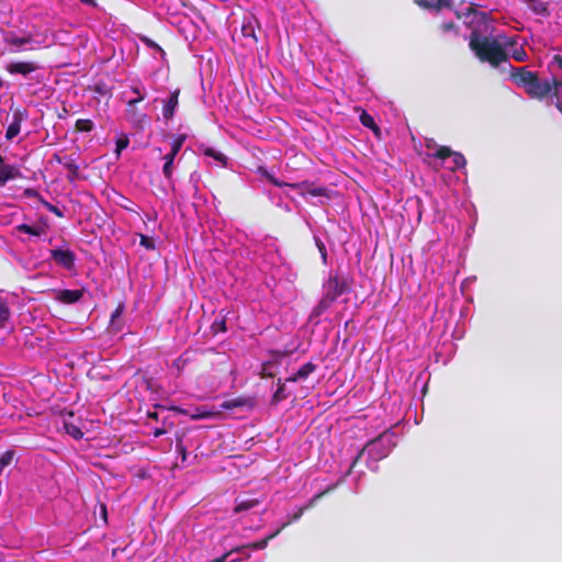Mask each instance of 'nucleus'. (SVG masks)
Here are the masks:
<instances>
[{
  "label": "nucleus",
  "mask_w": 562,
  "mask_h": 562,
  "mask_svg": "<svg viewBox=\"0 0 562 562\" xmlns=\"http://www.w3.org/2000/svg\"><path fill=\"white\" fill-rule=\"evenodd\" d=\"M465 19L472 30L470 47L482 61H488L495 67L506 61L505 46L513 47L512 55L516 60L524 61L526 59V52L522 47H517L515 42L510 43L507 37L501 35L491 37L494 26L488 13L471 7Z\"/></svg>",
  "instance_id": "1"
},
{
  "label": "nucleus",
  "mask_w": 562,
  "mask_h": 562,
  "mask_svg": "<svg viewBox=\"0 0 562 562\" xmlns=\"http://www.w3.org/2000/svg\"><path fill=\"white\" fill-rule=\"evenodd\" d=\"M513 78L532 98L542 99L553 89L557 106L562 112V77L554 78L553 83H551L549 79L539 78L531 71L520 68L513 75Z\"/></svg>",
  "instance_id": "2"
},
{
  "label": "nucleus",
  "mask_w": 562,
  "mask_h": 562,
  "mask_svg": "<svg viewBox=\"0 0 562 562\" xmlns=\"http://www.w3.org/2000/svg\"><path fill=\"white\" fill-rule=\"evenodd\" d=\"M396 446L395 436L392 432H384L376 439L370 441L366 448L359 452L357 458L353 460L351 468L356 464L357 460L367 453L368 457L374 461L385 458L391 450Z\"/></svg>",
  "instance_id": "3"
},
{
  "label": "nucleus",
  "mask_w": 562,
  "mask_h": 562,
  "mask_svg": "<svg viewBox=\"0 0 562 562\" xmlns=\"http://www.w3.org/2000/svg\"><path fill=\"white\" fill-rule=\"evenodd\" d=\"M345 283L340 281L336 276L329 277L324 283V294L319 303L315 306L313 314L319 316L323 314L333 302L344 293Z\"/></svg>",
  "instance_id": "4"
},
{
  "label": "nucleus",
  "mask_w": 562,
  "mask_h": 562,
  "mask_svg": "<svg viewBox=\"0 0 562 562\" xmlns=\"http://www.w3.org/2000/svg\"><path fill=\"white\" fill-rule=\"evenodd\" d=\"M429 156L441 159L443 164L447 161V168L451 170L460 169L465 166V158L460 153H453L448 147H438L435 153Z\"/></svg>",
  "instance_id": "5"
},
{
  "label": "nucleus",
  "mask_w": 562,
  "mask_h": 562,
  "mask_svg": "<svg viewBox=\"0 0 562 562\" xmlns=\"http://www.w3.org/2000/svg\"><path fill=\"white\" fill-rule=\"evenodd\" d=\"M292 188L296 189L299 193L306 200L308 196L325 200L330 199L329 190L324 187H314L312 183L301 182L292 184ZM319 203H324V201L319 200Z\"/></svg>",
  "instance_id": "6"
},
{
  "label": "nucleus",
  "mask_w": 562,
  "mask_h": 562,
  "mask_svg": "<svg viewBox=\"0 0 562 562\" xmlns=\"http://www.w3.org/2000/svg\"><path fill=\"white\" fill-rule=\"evenodd\" d=\"M85 294L83 289L68 290V289H53L49 295L55 301L61 304H74L82 299Z\"/></svg>",
  "instance_id": "7"
},
{
  "label": "nucleus",
  "mask_w": 562,
  "mask_h": 562,
  "mask_svg": "<svg viewBox=\"0 0 562 562\" xmlns=\"http://www.w3.org/2000/svg\"><path fill=\"white\" fill-rule=\"evenodd\" d=\"M289 522L290 521L284 522L281 526V528L277 529L273 533H271L267 538H265V539H262L260 541H257V542H252V543H250V544H248L246 547H241V548H238L236 550H233V551L224 554L223 557L214 560L213 562H235L237 560L236 558L229 559L234 552H241V551H244L245 549H248V548H250L252 550H262V549H265L268 546L269 540L274 538L280 532V530L282 528H284Z\"/></svg>",
  "instance_id": "8"
},
{
  "label": "nucleus",
  "mask_w": 562,
  "mask_h": 562,
  "mask_svg": "<svg viewBox=\"0 0 562 562\" xmlns=\"http://www.w3.org/2000/svg\"><path fill=\"white\" fill-rule=\"evenodd\" d=\"M52 259L63 268L71 270L75 266V254L69 249H52Z\"/></svg>",
  "instance_id": "9"
},
{
  "label": "nucleus",
  "mask_w": 562,
  "mask_h": 562,
  "mask_svg": "<svg viewBox=\"0 0 562 562\" xmlns=\"http://www.w3.org/2000/svg\"><path fill=\"white\" fill-rule=\"evenodd\" d=\"M5 69L10 74H20L26 76L38 69V66L33 61H13L8 64Z\"/></svg>",
  "instance_id": "10"
},
{
  "label": "nucleus",
  "mask_w": 562,
  "mask_h": 562,
  "mask_svg": "<svg viewBox=\"0 0 562 562\" xmlns=\"http://www.w3.org/2000/svg\"><path fill=\"white\" fill-rule=\"evenodd\" d=\"M25 117V114L22 111H15L12 115V122L9 124L7 132H5V138L8 140H12L15 136L19 135L21 131V123L23 119Z\"/></svg>",
  "instance_id": "11"
},
{
  "label": "nucleus",
  "mask_w": 562,
  "mask_h": 562,
  "mask_svg": "<svg viewBox=\"0 0 562 562\" xmlns=\"http://www.w3.org/2000/svg\"><path fill=\"white\" fill-rule=\"evenodd\" d=\"M178 95H179V91H175L170 94V97L166 101L164 109H162V115L166 120H171L173 117L176 109L178 106Z\"/></svg>",
  "instance_id": "12"
},
{
  "label": "nucleus",
  "mask_w": 562,
  "mask_h": 562,
  "mask_svg": "<svg viewBox=\"0 0 562 562\" xmlns=\"http://www.w3.org/2000/svg\"><path fill=\"white\" fill-rule=\"evenodd\" d=\"M176 156L166 154L162 159L165 160V164L162 166V175L168 180L169 183H172L173 172L176 169Z\"/></svg>",
  "instance_id": "13"
},
{
  "label": "nucleus",
  "mask_w": 562,
  "mask_h": 562,
  "mask_svg": "<svg viewBox=\"0 0 562 562\" xmlns=\"http://www.w3.org/2000/svg\"><path fill=\"white\" fill-rule=\"evenodd\" d=\"M19 175L15 167L4 165L0 158V184H4L8 180L14 179Z\"/></svg>",
  "instance_id": "14"
},
{
  "label": "nucleus",
  "mask_w": 562,
  "mask_h": 562,
  "mask_svg": "<svg viewBox=\"0 0 562 562\" xmlns=\"http://www.w3.org/2000/svg\"><path fill=\"white\" fill-rule=\"evenodd\" d=\"M221 414V411L215 409L214 407L209 408L206 406H199L195 408L194 413L191 415L192 419H206L214 417Z\"/></svg>",
  "instance_id": "15"
},
{
  "label": "nucleus",
  "mask_w": 562,
  "mask_h": 562,
  "mask_svg": "<svg viewBox=\"0 0 562 562\" xmlns=\"http://www.w3.org/2000/svg\"><path fill=\"white\" fill-rule=\"evenodd\" d=\"M11 318V308L8 300L0 296V329L4 328Z\"/></svg>",
  "instance_id": "16"
},
{
  "label": "nucleus",
  "mask_w": 562,
  "mask_h": 562,
  "mask_svg": "<svg viewBox=\"0 0 562 562\" xmlns=\"http://www.w3.org/2000/svg\"><path fill=\"white\" fill-rule=\"evenodd\" d=\"M360 122L363 126L372 130L374 132L375 135H379L380 133V128L379 126L375 124L374 122V119L372 115H370L369 113H367L366 111H362V113L360 114Z\"/></svg>",
  "instance_id": "17"
},
{
  "label": "nucleus",
  "mask_w": 562,
  "mask_h": 562,
  "mask_svg": "<svg viewBox=\"0 0 562 562\" xmlns=\"http://www.w3.org/2000/svg\"><path fill=\"white\" fill-rule=\"evenodd\" d=\"M186 135L184 134H180V135H177L172 138L171 143H170V150L168 154L170 155H173V156H178L180 149L182 148L184 142H186Z\"/></svg>",
  "instance_id": "18"
},
{
  "label": "nucleus",
  "mask_w": 562,
  "mask_h": 562,
  "mask_svg": "<svg viewBox=\"0 0 562 562\" xmlns=\"http://www.w3.org/2000/svg\"><path fill=\"white\" fill-rule=\"evenodd\" d=\"M258 504H259V501L255 499V498L241 499L237 503V505L235 507V512L239 513V512L248 510V509L256 507Z\"/></svg>",
  "instance_id": "19"
},
{
  "label": "nucleus",
  "mask_w": 562,
  "mask_h": 562,
  "mask_svg": "<svg viewBox=\"0 0 562 562\" xmlns=\"http://www.w3.org/2000/svg\"><path fill=\"white\" fill-rule=\"evenodd\" d=\"M203 154L207 157L213 158L215 161H217L220 165L225 166L226 165V157L224 154L213 149V148H205Z\"/></svg>",
  "instance_id": "20"
},
{
  "label": "nucleus",
  "mask_w": 562,
  "mask_h": 562,
  "mask_svg": "<svg viewBox=\"0 0 562 562\" xmlns=\"http://www.w3.org/2000/svg\"><path fill=\"white\" fill-rule=\"evenodd\" d=\"M315 367L311 363H307L303 366L295 374L294 378H292V381L303 380L308 376L314 371Z\"/></svg>",
  "instance_id": "21"
},
{
  "label": "nucleus",
  "mask_w": 562,
  "mask_h": 562,
  "mask_svg": "<svg viewBox=\"0 0 562 562\" xmlns=\"http://www.w3.org/2000/svg\"><path fill=\"white\" fill-rule=\"evenodd\" d=\"M16 229L21 233H25V234H30V235H33V236H41V234L43 233V229L40 228V227H33V226H30L27 224H21L16 227Z\"/></svg>",
  "instance_id": "22"
},
{
  "label": "nucleus",
  "mask_w": 562,
  "mask_h": 562,
  "mask_svg": "<svg viewBox=\"0 0 562 562\" xmlns=\"http://www.w3.org/2000/svg\"><path fill=\"white\" fill-rule=\"evenodd\" d=\"M13 457H14V451H12V450H8L1 454V457H0V474L2 473L4 468H7L12 462Z\"/></svg>",
  "instance_id": "23"
},
{
  "label": "nucleus",
  "mask_w": 562,
  "mask_h": 562,
  "mask_svg": "<svg viewBox=\"0 0 562 562\" xmlns=\"http://www.w3.org/2000/svg\"><path fill=\"white\" fill-rule=\"evenodd\" d=\"M132 92L137 95V98L128 101V106H134L136 103L143 101L145 99V91L143 88L138 86L132 87Z\"/></svg>",
  "instance_id": "24"
},
{
  "label": "nucleus",
  "mask_w": 562,
  "mask_h": 562,
  "mask_svg": "<svg viewBox=\"0 0 562 562\" xmlns=\"http://www.w3.org/2000/svg\"><path fill=\"white\" fill-rule=\"evenodd\" d=\"M66 432L75 439H80L83 436L81 429L74 424H65Z\"/></svg>",
  "instance_id": "25"
},
{
  "label": "nucleus",
  "mask_w": 562,
  "mask_h": 562,
  "mask_svg": "<svg viewBox=\"0 0 562 562\" xmlns=\"http://www.w3.org/2000/svg\"><path fill=\"white\" fill-rule=\"evenodd\" d=\"M93 126L94 125L91 120L80 119L76 122V128L80 132H90Z\"/></svg>",
  "instance_id": "26"
},
{
  "label": "nucleus",
  "mask_w": 562,
  "mask_h": 562,
  "mask_svg": "<svg viewBox=\"0 0 562 562\" xmlns=\"http://www.w3.org/2000/svg\"><path fill=\"white\" fill-rule=\"evenodd\" d=\"M41 202L43 203V205L53 214H55L56 216L58 217H63L64 216V213L63 211L57 207L56 205H53L52 203L45 201L44 199H41Z\"/></svg>",
  "instance_id": "27"
},
{
  "label": "nucleus",
  "mask_w": 562,
  "mask_h": 562,
  "mask_svg": "<svg viewBox=\"0 0 562 562\" xmlns=\"http://www.w3.org/2000/svg\"><path fill=\"white\" fill-rule=\"evenodd\" d=\"M130 144V140L126 136L121 137L116 140V155L120 156L121 151L125 149Z\"/></svg>",
  "instance_id": "28"
},
{
  "label": "nucleus",
  "mask_w": 562,
  "mask_h": 562,
  "mask_svg": "<svg viewBox=\"0 0 562 562\" xmlns=\"http://www.w3.org/2000/svg\"><path fill=\"white\" fill-rule=\"evenodd\" d=\"M243 405V402L241 400H229V401H225L221 404V408L222 409H232L234 407H238Z\"/></svg>",
  "instance_id": "29"
},
{
  "label": "nucleus",
  "mask_w": 562,
  "mask_h": 562,
  "mask_svg": "<svg viewBox=\"0 0 562 562\" xmlns=\"http://www.w3.org/2000/svg\"><path fill=\"white\" fill-rule=\"evenodd\" d=\"M314 239H315L316 247L318 248V250H319V252L322 255L323 261L326 262L327 251H326L325 244L317 236H315Z\"/></svg>",
  "instance_id": "30"
},
{
  "label": "nucleus",
  "mask_w": 562,
  "mask_h": 562,
  "mask_svg": "<svg viewBox=\"0 0 562 562\" xmlns=\"http://www.w3.org/2000/svg\"><path fill=\"white\" fill-rule=\"evenodd\" d=\"M418 5L423 8H436L437 9V0H417Z\"/></svg>",
  "instance_id": "31"
},
{
  "label": "nucleus",
  "mask_w": 562,
  "mask_h": 562,
  "mask_svg": "<svg viewBox=\"0 0 562 562\" xmlns=\"http://www.w3.org/2000/svg\"><path fill=\"white\" fill-rule=\"evenodd\" d=\"M140 245L147 249H153L154 248V241L148 238L147 236H144L142 235L140 237Z\"/></svg>",
  "instance_id": "32"
},
{
  "label": "nucleus",
  "mask_w": 562,
  "mask_h": 562,
  "mask_svg": "<svg viewBox=\"0 0 562 562\" xmlns=\"http://www.w3.org/2000/svg\"><path fill=\"white\" fill-rule=\"evenodd\" d=\"M454 29H456V25L452 22H445L441 24V31L443 33L452 32V31H454Z\"/></svg>",
  "instance_id": "33"
},
{
  "label": "nucleus",
  "mask_w": 562,
  "mask_h": 562,
  "mask_svg": "<svg viewBox=\"0 0 562 562\" xmlns=\"http://www.w3.org/2000/svg\"><path fill=\"white\" fill-rule=\"evenodd\" d=\"M124 306L123 304H120L115 311L111 315V321L114 322L116 318H119L123 314Z\"/></svg>",
  "instance_id": "34"
},
{
  "label": "nucleus",
  "mask_w": 562,
  "mask_h": 562,
  "mask_svg": "<svg viewBox=\"0 0 562 562\" xmlns=\"http://www.w3.org/2000/svg\"><path fill=\"white\" fill-rule=\"evenodd\" d=\"M24 195L27 196V198H38L40 200L42 199L38 194V192L34 189H26L24 191Z\"/></svg>",
  "instance_id": "35"
},
{
  "label": "nucleus",
  "mask_w": 562,
  "mask_h": 562,
  "mask_svg": "<svg viewBox=\"0 0 562 562\" xmlns=\"http://www.w3.org/2000/svg\"><path fill=\"white\" fill-rule=\"evenodd\" d=\"M451 3V0H437V9L450 8Z\"/></svg>",
  "instance_id": "36"
},
{
  "label": "nucleus",
  "mask_w": 562,
  "mask_h": 562,
  "mask_svg": "<svg viewBox=\"0 0 562 562\" xmlns=\"http://www.w3.org/2000/svg\"><path fill=\"white\" fill-rule=\"evenodd\" d=\"M176 448H177V451L179 453H181L182 460L184 461L186 457H187V452H186V448L183 447L182 442H178Z\"/></svg>",
  "instance_id": "37"
},
{
  "label": "nucleus",
  "mask_w": 562,
  "mask_h": 562,
  "mask_svg": "<svg viewBox=\"0 0 562 562\" xmlns=\"http://www.w3.org/2000/svg\"><path fill=\"white\" fill-rule=\"evenodd\" d=\"M269 180L271 181V183H273L276 187H284V186H289V183H285V182H281L279 181L278 179L273 178V177H270ZM290 187H292V184H290Z\"/></svg>",
  "instance_id": "38"
},
{
  "label": "nucleus",
  "mask_w": 562,
  "mask_h": 562,
  "mask_svg": "<svg viewBox=\"0 0 562 562\" xmlns=\"http://www.w3.org/2000/svg\"><path fill=\"white\" fill-rule=\"evenodd\" d=\"M67 168L71 171V173H72L74 176H75V175H77V172H78V167H77L75 164H72V162L67 164Z\"/></svg>",
  "instance_id": "39"
},
{
  "label": "nucleus",
  "mask_w": 562,
  "mask_h": 562,
  "mask_svg": "<svg viewBox=\"0 0 562 562\" xmlns=\"http://www.w3.org/2000/svg\"><path fill=\"white\" fill-rule=\"evenodd\" d=\"M304 507L300 508L294 515H293V518L292 520H297L302 515H303V512H304Z\"/></svg>",
  "instance_id": "40"
},
{
  "label": "nucleus",
  "mask_w": 562,
  "mask_h": 562,
  "mask_svg": "<svg viewBox=\"0 0 562 562\" xmlns=\"http://www.w3.org/2000/svg\"><path fill=\"white\" fill-rule=\"evenodd\" d=\"M165 432H166V430H165V429H162V428H157V429H155V430H154V437H156V438H157V437H160V436H161V435H164Z\"/></svg>",
  "instance_id": "41"
},
{
  "label": "nucleus",
  "mask_w": 562,
  "mask_h": 562,
  "mask_svg": "<svg viewBox=\"0 0 562 562\" xmlns=\"http://www.w3.org/2000/svg\"><path fill=\"white\" fill-rule=\"evenodd\" d=\"M82 3L87 4V5H90V7H95L97 3H95V0H80Z\"/></svg>",
  "instance_id": "42"
},
{
  "label": "nucleus",
  "mask_w": 562,
  "mask_h": 562,
  "mask_svg": "<svg viewBox=\"0 0 562 562\" xmlns=\"http://www.w3.org/2000/svg\"><path fill=\"white\" fill-rule=\"evenodd\" d=\"M26 42H27V40H25V38H20V40L14 41V44H19V45H21V44H24V43H26Z\"/></svg>",
  "instance_id": "43"
},
{
  "label": "nucleus",
  "mask_w": 562,
  "mask_h": 562,
  "mask_svg": "<svg viewBox=\"0 0 562 562\" xmlns=\"http://www.w3.org/2000/svg\"><path fill=\"white\" fill-rule=\"evenodd\" d=\"M149 417L157 418V414L156 413H153V414L150 413Z\"/></svg>",
  "instance_id": "44"
},
{
  "label": "nucleus",
  "mask_w": 562,
  "mask_h": 562,
  "mask_svg": "<svg viewBox=\"0 0 562 562\" xmlns=\"http://www.w3.org/2000/svg\"><path fill=\"white\" fill-rule=\"evenodd\" d=\"M2 87V80L0 79V88Z\"/></svg>",
  "instance_id": "45"
},
{
  "label": "nucleus",
  "mask_w": 562,
  "mask_h": 562,
  "mask_svg": "<svg viewBox=\"0 0 562 562\" xmlns=\"http://www.w3.org/2000/svg\"><path fill=\"white\" fill-rule=\"evenodd\" d=\"M560 66L562 67V61L560 63Z\"/></svg>",
  "instance_id": "46"
}]
</instances>
